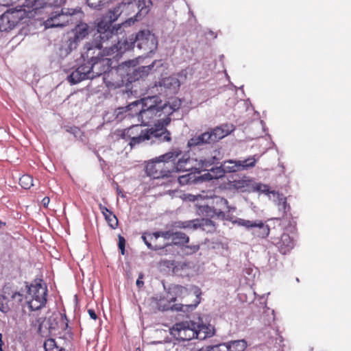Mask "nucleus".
I'll return each mask as SVG.
<instances>
[{
    "label": "nucleus",
    "mask_w": 351,
    "mask_h": 351,
    "mask_svg": "<svg viewBox=\"0 0 351 351\" xmlns=\"http://www.w3.org/2000/svg\"><path fill=\"white\" fill-rule=\"evenodd\" d=\"M45 0H24L21 6L10 9L0 18V31L8 32L25 18L32 16V12L40 8H45Z\"/></svg>",
    "instance_id": "f257e3e1"
},
{
    "label": "nucleus",
    "mask_w": 351,
    "mask_h": 351,
    "mask_svg": "<svg viewBox=\"0 0 351 351\" xmlns=\"http://www.w3.org/2000/svg\"><path fill=\"white\" fill-rule=\"evenodd\" d=\"M123 136L130 138L129 145L131 147L145 142L153 145L171 141V134L169 131L152 128H143L142 124L130 127L124 131Z\"/></svg>",
    "instance_id": "f03ea898"
},
{
    "label": "nucleus",
    "mask_w": 351,
    "mask_h": 351,
    "mask_svg": "<svg viewBox=\"0 0 351 351\" xmlns=\"http://www.w3.org/2000/svg\"><path fill=\"white\" fill-rule=\"evenodd\" d=\"M158 96L147 97L136 101L125 107L129 116H136L138 121L144 125L148 124L154 117H158L157 108Z\"/></svg>",
    "instance_id": "7ed1b4c3"
},
{
    "label": "nucleus",
    "mask_w": 351,
    "mask_h": 351,
    "mask_svg": "<svg viewBox=\"0 0 351 351\" xmlns=\"http://www.w3.org/2000/svg\"><path fill=\"white\" fill-rule=\"evenodd\" d=\"M49 14L47 19L44 21L46 28L64 27L69 24H75L81 19L80 10L69 8H55L51 11H46Z\"/></svg>",
    "instance_id": "20e7f679"
},
{
    "label": "nucleus",
    "mask_w": 351,
    "mask_h": 351,
    "mask_svg": "<svg viewBox=\"0 0 351 351\" xmlns=\"http://www.w3.org/2000/svg\"><path fill=\"white\" fill-rule=\"evenodd\" d=\"M121 29V26L119 25L117 27L115 26L110 27L102 23L97 21V34H95L94 39L92 41L95 45L103 50L106 56H112V53L110 51L112 45L117 40L118 31Z\"/></svg>",
    "instance_id": "39448f33"
},
{
    "label": "nucleus",
    "mask_w": 351,
    "mask_h": 351,
    "mask_svg": "<svg viewBox=\"0 0 351 351\" xmlns=\"http://www.w3.org/2000/svg\"><path fill=\"white\" fill-rule=\"evenodd\" d=\"M232 130V125H221L192 137L189 140L187 145L190 148H195L204 145L213 144L228 135Z\"/></svg>",
    "instance_id": "423d86ee"
},
{
    "label": "nucleus",
    "mask_w": 351,
    "mask_h": 351,
    "mask_svg": "<svg viewBox=\"0 0 351 351\" xmlns=\"http://www.w3.org/2000/svg\"><path fill=\"white\" fill-rule=\"evenodd\" d=\"M40 282H34L27 286L25 299L32 311H37L43 307L47 302V287Z\"/></svg>",
    "instance_id": "0eeeda50"
},
{
    "label": "nucleus",
    "mask_w": 351,
    "mask_h": 351,
    "mask_svg": "<svg viewBox=\"0 0 351 351\" xmlns=\"http://www.w3.org/2000/svg\"><path fill=\"white\" fill-rule=\"evenodd\" d=\"M219 160V158H217L216 154L212 156L210 158H201L199 160V167H196L193 165L194 159L191 158L187 154H184L178 158L177 163L175 164L171 169L172 174L180 171H189L193 169H196L206 168Z\"/></svg>",
    "instance_id": "6e6552de"
},
{
    "label": "nucleus",
    "mask_w": 351,
    "mask_h": 351,
    "mask_svg": "<svg viewBox=\"0 0 351 351\" xmlns=\"http://www.w3.org/2000/svg\"><path fill=\"white\" fill-rule=\"evenodd\" d=\"M132 40L135 41L136 47L142 50L144 54L154 52L158 47L157 38L147 29L139 31L136 34H132Z\"/></svg>",
    "instance_id": "1a4fd4ad"
},
{
    "label": "nucleus",
    "mask_w": 351,
    "mask_h": 351,
    "mask_svg": "<svg viewBox=\"0 0 351 351\" xmlns=\"http://www.w3.org/2000/svg\"><path fill=\"white\" fill-rule=\"evenodd\" d=\"M234 224L244 227L256 237L265 239L269 234L270 229L267 224L262 220L251 221L238 218L233 221Z\"/></svg>",
    "instance_id": "9d476101"
},
{
    "label": "nucleus",
    "mask_w": 351,
    "mask_h": 351,
    "mask_svg": "<svg viewBox=\"0 0 351 351\" xmlns=\"http://www.w3.org/2000/svg\"><path fill=\"white\" fill-rule=\"evenodd\" d=\"M170 333L180 341L191 340L195 338V322L186 321L177 323L170 329Z\"/></svg>",
    "instance_id": "9b49d317"
},
{
    "label": "nucleus",
    "mask_w": 351,
    "mask_h": 351,
    "mask_svg": "<svg viewBox=\"0 0 351 351\" xmlns=\"http://www.w3.org/2000/svg\"><path fill=\"white\" fill-rule=\"evenodd\" d=\"M145 171L147 176L154 179L173 177L171 169H169L166 166V163L160 160L158 157L150 160L146 165Z\"/></svg>",
    "instance_id": "f8f14e48"
},
{
    "label": "nucleus",
    "mask_w": 351,
    "mask_h": 351,
    "mask_svg": "<svg viewBox=\"0 0 351 351\" xmlns=\"http://www.w3.org/2000/svg\"><path fill=\"white\" fill-rule=\"evenodd\" d=\"M23 300V295L17 291H10L8 289L3 290V293L0 295V311L3 313H8L12 308H14L16 301L19 303Z\"/></svg>",
    "instance_id": "ddd939ff"
},
{
    "label": "nucleus",
    "mask_w": 351,
    "mask_h": 351,
    "mask_svg": "<svg viewBox=\"0 0 351 351\" xmlns=\"http://www.w3.org/2000/svg\"><path fill=\"white\" fill-rule=\"evenodd\" d=\"M92 78L99 77L103 74L109 72L110 69L112 68V61L110 58L101 56L99 59L90 62L87 64Z\"/></svg>",
    "instance_id": "4468645a"
},
{
    "label": "nucleus",
    "mask_w": 351,
    "mask_h": 351,
    "mask_svg": "<svg viewBox=\"0 0 351 351\" xmlns=\"http://www.w3.org/2000/svg\"><path fill=\"white\" fill-rule=\"evenodd\" d=\"M101 56H107L103 50L97 47L93 42L86 43L82 51V58L84 63L88 64Z\"/></svg>",
    "instance_id": "2eb2a0df"
},
{
    "label": "nucleus",
    "mask_w": 351,
    "mask_h": 351,
    "mask_svg": "<svg viewBox=\"0 0 351 351\" xmlns=\"http://www.w3.org/2000/svg\"><path fill=\"white\" fill-rule=\"evenodd\" d=\"M86 64L84 63L73 70L68 76L67 80L71 84H77L84 80L93 79Z\"/></svg>",
    "instance_id": "dca6fc26"
},
{
    "label": "nucleus",
    "mask_w": 351,
    "mask_h": 351,
    "mask_svg": "<svg viewBox=\"0 0 351 351\" xmlns=\"http://www.w3.org/2000/svg\"><path fill=\"white\" fill-rule=\"evenodd\" d=\"M206 197L211 204L210 206H212L215 212L217 213V217L222 219L224 218L225 213L223 210L230 211L228 200L219 196Z\"/></svg>",
    "instance_id": "f3484780"
},
{
    "label": "nucleus",
    "mask_w": 351,
    "mask_h": 351,
    "mask_svg": "<svg viewBox=\"0 0 351 351\" xmlns=\"http://www.w3.org/2000/svg\"><path fill=\"white\" fill-rule=\"evenodd\" d=\"M136 47V43L134 40H132V35L129 36V38H126L125 39H122L117 40L114 44L112 45L110 51L109 53H112V55H114V57L118 56L119 55L122 54L125 51L134 48Z\"/></svg>",
    "instance_id": "a211bd4d"
},
{
    "label": "nucleus",
    "mask_w": 351,
    "mask_h": 351,
    "mask_svg": "<svg viewBox=\"0 0 351 351\" xmlns=\"http://www.w3.org/2000/svg\"><path fill=\"white\" fill-rule=\"evenodd\" d=\"M157 64L162 65V64L160 63V60H154L149 65L139 66L137 69H134L132 71V73L129 74L130 80L136 81L140 80L141 78H143L147 76L149 74V73L153 70L154 66Z\"/></svg>",
    "instance_id": "6ab92c4d"
},
{
    "label": "nucleus",
    "mask_w": 351,
    "mask_h": 351,
    "mask_svg": "<svg viewBox=\"0 0 351 351\" xmlns=\"http://www.w3.org/2000/svg\"><path fill=\"white\" fill-rule=\"evenodd\" d=\"M121 14H123V12L121 3H119L98 19V21L112 27V23L117 21Z\"/></svg>",
    "instance_id": "aec40b11"
},
{
    "label": "nucleus",
    "mask_w": 351,
    "mask_h": 351,
    "mask_svg": "<svg viewBox=\"0 0 351 351\" xmlns=\"http://www.w3.org/2000/svg\"><path fill=\"white\" fill-rule=\"evenodd\" d=\"M195 338L199 340H204L215 335V328L210 324L195 323Z\"/></svg>",
    "instance_id": "412c9836"
},
{
    "label": "nucleus",
    "mask_w": 351,
    "mask_h": 351,
    "mask_svg": "<svg viewBox=\"0 0 351 351\" xmlns=\"http://www.w3.org/2000/svg\"><path fill=\"white\" fill-rule=\"evenodd\" d=\"M136 3V13L134 21H140L150 11L152 6V0H135Z\"/></svg>",
    "instance_id": "4be33fe9"
},
{
    "label": "nucleus",
    "mask_w": 351,
    "mask_h": 351,
    "mask_svg": "<svg viewBox=\"0 0 351 351\" xmlns=\"http://www.w3.org/2000/svg\"><path fill=\"white\" fill-rule=\"evenodd\" d=\"M158 85L160 87H164V88L170 93H174L179 89L180 82L177 77L169 76L162 78L158 82Z\"/></svg>",
    "instance_id": "5701e85b"
},
{
    "label": "nucleus",
    "mask_w": 351,
    "mask_h": 351,
    "mask_svg": "<svg viewBox=\"0 0 351 351\" xmlns=\"http://www.w3.org/2000/svg\"><path fill=\"white\" fill-rule=\"evenodd\" d=\"M211 204L209 203L207 197L205 198L202 203L197 202L196 204L197 210L196 212L199 215L207 217H217V213L215 212Z\"/></svg>",
    "instance_id": "b1692460"
},
{
    "label": "nucleus",
    "mask_w": 351,
    "mask_h": 351,
    "mask_svg": "<svg viewBox=\"0 0 351 351\" xmlns=\"http://www.w3.org/2000/svg\"><path fill=\"white\" fill-rule=\"evenodd\" d=\"M276 245L282 254H285L293 247V240L288 234L284 233L281 235L278 241L276 243Z\"/></svg>",
    "instance_id": "393cba45"
},
{
    "label": "nucleus",
    "mask_w": 351,
    "mask_h": 351,
    "mask_svg": "<svg viewBox=\"0 0 351 351\" xmlns=\"http://www.w3.org/2000/svg\"><path fill=\"white\" fill-rule=\"evenodd\" d=\"M189 295L188 289L181 285H173L169 288L167 299L169 302H175L176 298H183Z\"/></svg>",
    "instance_id": "a878e982"
},
{
    "label": "nucleus",
    "mask_w": 351,
    "mask_h": 351,
    "mask_svg": "<svg viewBox=\"0 0 351 351\" xmlns=\"http://www.w3.org/2000/svg\"><path fill=\"white\" fill-rule=\"evenodd\" d=\"M194 293L196 295L195 301L194 304H175L172 306L167 307L166 309L171 308L172 311H188L189 309L192 310L195 308L198 304L200 302L199 300V289H196Z\"/></svg>",
    "instance_id": "bb28decb"
},
{
    "label": "nucleus",
    "mask_w": 351,
    "mask_h": 351,
    "mask_svg": "<svg viewBox=\"0 0 351 351\" xmlns=\"http://www.w3.org/2000/svg\"><path fill=\"white\" fill-rule=\"evenodd\" d=\"M121 5L123 10V15L125 16H130L136 13V3L135 0H123L121 3ZM130 20H134V16L129 18Z\"/></svg>",
    "instance_id": "cd10ccee"
},
{
    "label": "nucleus",
    "mask_w": 351,
    "mask_h": 351,
    "mask_svg": "<svg viewBox=\"0 0 351 351\" xmlns=\"http://www.w3.org/2000/svg\"><path fill=\"white\" fill-rule=\"evenodd\" d=\"M271 197L273 201L278 206L279 210L282 211L283 214H286L289 210L290 206L287 204L286 197L282 194L273 190Z\"/></svg>",
    "instance_id": "c85d7f7f"
},
{
    "label": "nucleus",
    "mask_w": 351,
    "mask_h": 351,
    "mask_svg": "<svg viewBox=\"0 0 351 351\" xmlns=\"http://www.w3.org/2000/svg\"><path fill=\"white\" fill-rule=\"evenodd\" d=\"M191 223H193V227L194 228L204 226H213V222L210 219H202L201 221L193 220L184 222L179 221L176 223V227L186 228L190 227Z\"/></svg>",
    "instance_id": "c756f323"
},
{
    "label": "nucleus",
    "mask_w": 351,
    "mask_h": 351,
    "mask_svg": "<svg viewBox=\"0 0 351 351\" xmlns=\"http://www.w3.org/2000/svg\"><path fill=\"white\" fill-rule=\"evenodd\" d=\"M157 108L158 110V117L170 116L174 112L171 106L170 102L162 103L161 99L158 97Z\"/></svg>",
    "instance_id": "7c9ffc66"
},
{
    "label": "nucleus",
    "mask_w": 351,
    "mask_h": 351,
    "mask_svg": "<svg viewBox=\"0 0 351 351\" xmlns=\"http://www.w3.org/2000/svg\"><path fill=\"white\" fill-rule=\"evenodd\" d=\"M88 34V26L86 23L77 24L73 31V36L78 40H83Z\"/></svg>",
    "instance_id": "2f4dec72"
},
{
    "label": "nucleus",
    "mask_w": 351,
    "mask_h": 351,
    "mask_svg": "<svg viewBox=\"0 0 351 351\" xmlns=\"http://www.w3.org/2000/svg\"><path fill=\"white\" fill-rule=\"evenodd\" d=\"M221 165L225 173H234L241 171L239 167L240 166L239 163V160H225Z\"/></svg>",
    "instance_id": "473e14b6"
},
{
    "label": "nucleus",
    "mask_w": 351,
    "mask_h": 351,
    "mask_svg": "<svg viewBox=\"0 0 351 351\" xmlns=\"http://www.w3.org/2000/svg\"><path fill=\"white\" fill-rule=\"evenodd\" d=\"M182 154V152L178 149H174L171 151L158 156L159 159L163 162L166 163V166H168V162L170 161H174Z\"/></svg>",
    "instance_id": "72a5a7b5"
},
{
    "label": "nucleus",
    "mask_w": 351,
    "mask_h": 351,
    "mask_svg": "<svg viewBox=\"0 0 351 351\" xmlns=\"http://www.w3.org/2000/svg\"><path fill=\"white\" fill-rule=\"evenodd\" d=\"M172 243L176 245H181L189 243V237L184 232L173 231Z\"/></svg>",
    "instance_id": "f704fd0d"
},
{
    "label": "nucleus",
    "mask_w": 351,
    "mask_h": 351,
    "mask_svg": "<svg viewBox=\"0 0 351 351\" xmlns=\"http://www.w3.org/2000/svg\"><path fill=\"white\" fill-rule=\"evenodd\" d=\"M80 40H77L73 35L69 36L68 39L64 42V45H62L61 49L65 50L66 53H70L73 49H75L77 46Z\"/></svg>",
    "instance_id": "c9c22d12"
},
{
    "label": "nucleus",
    "mask_w": 351,
    "mask_h": 351,
    "mask_svg": "<svg viewBox=\"0 0 351 351\" xmlns=\"http://www.w3.org/2000/svg\"><path fill=\"white\" fill-rule=\"evenodd\" d=\"M228 342L230 348V351H244L247 346L245 339L230 341Z\"/></svg>",
    "instance_id": "e433bc0d"
},
{
    "label": "nucleus",
    "mask_w": 351,
    "mask_h": 351,
    "mask_svg": "<svg viewBox=\"0 0 351 351\" xmlns=\"http://www.w3.org/2000/svg\"><path fill=\"white\" fill-rule=\"evenodd\" d=\"M256 161L257 159L255 158V156H250L243 160H239L240 170H247L248 169L254 167L256 163Z\"/></svg>",
    "instance_id": "4c0bfd02"
},
{
    "label": "nucleus",
    "mask_w": 351,
    "mask_h": 351,
    "mask_svg": "<svg viewBox=\"0 0 351 351\" xmlns=\"http://www.w3.org/2000/svg\"><path fill=\"white\" fill-rule=\"evenodd\" d=\"M229 342L220 343L215 346H210L206 348H202L203 351H230Z\"/></svg>",
    "instance_id": "58836bf2"
},
{
    "label": "nucleus",
    "mask_w": 351,
    "mask_h": 351,
    "mask_svg": "<svg viewBox=\"0 0 351 351\" xmlns=\"http://www.w3.org/2000/svg\"><path fill=\"white\" fill-rule=\"evenodd\" d=\"M253 191L260 192L264 194H266L269 196L270 199H271V192L269 186L267 184H264L262 183H254L252 185Z\"/></svg>",
    "instance_id": "ea45409f"
},
{
    "label": "nucleus",
    "mask_w": 351,
    "mask_h": 351,
    "mask_svg": "<svg viewBox=\"0 0 351 351\" xmlns=\"http://www.w3.org/2000/svg\"><path fill=\"white\" fill-rule=\"evenodd\" d=\"M19 184L23 189H28L34 185L33 178L29 175H23L19 179Z\"/></svg>",
    "instance_id": "a19ab883"
},
{
    "label": "nucleus",
    "mask_w": 351,
    "mask_h": 351,
    "mask_svg": "<svg viewBox=\"0 0 351 351\" xmlns=\"http://www.w3.org/2000/svg\"><path fill=\"white\" fill-rule=\"evenodd\" d=\"M176 173H173V177H170L171 178V181H177L180 185H185L190 183L191 180V174L188 173L184 176H177L175 175Z\"/></svg>",
    "instance_id": "79ce46f5"
},
{
    "label": "nucleus",
    "mask_w": 351,
    "mask_h": 351,
    "mask_svg": "<svg viewBox=\"0 0 351 351\" xmlns=\"http://www.w3.org/2000/svg\"><path fill=\"white\" fill-rule=\"evenodd\" d=\"M45 351H60V348L57 346L53 339H48L44 343Z\"/></svg>",
    "instance_id": "37998d69"
},
{
    "label": "nucleus",
    "mask_w": 351,
    "mask_h": 351,
    "mask_svg": "<svg viewBox=\"0 0 351 351\" xmlns=\"http://www.w3.org/2000/svg\"><path fill=\"white\" fill-rule=\"evenodd\" d=\"M105 219L109 224V226L112 228L115 229L118 226V219L115 215L112 213V211L108 212V214L104 215Z\"/></svg>",
    "instance_id": "c03bdc74"
},
{
    "label": "nucleus",
    "mask_w": 351,
    "mask_h": 351,
    "mask_svg": "<svg viewBox=\"0 0 351 351\" xmlns=\"http://www.w3.org/2000/svg\"><path fill=\"white\" fill-rule=\"evenodd\" d=\"M165 117L163 119H161L158 121L156 123H155L154 127H152V128H156V129H162L166 131H169L166 126H167L170 122H171V118L169 116H165Z\"/></svg>",
    "instance_id": "a18cd8bd"
},
{
    "label": "nucleus",
    "mask_w": 351,
    "mask_h": 351,
    "mask_svg": "<svg viewBox=\"0 0 351 351\" xmlns=\"http://www.w3.org/2000/svg\"><path fill=\"white\" fill-rule=\"evenodd\" d=\"M210 171L212 173L213 180L221 178L223 177L225 175L222 165H221L220 167H213L210 169Z\"/></svg>",
    "instance_id": "49530a36"
},
{
    "label": "nucleus",
    "mask_w": 351,
    "mask_h": 351,
    "mask_svg": "<svg viewBox=\"0 0 351 351\" xmlns=\"http://www.w3.org/2000/svg\"><path fill=\"white\" fill-rule=\"evenodd\" d=\"M199 249V245H184L182 248L183 253L186 255H191L197 252Z\"/></svg>",
    "instance_id": "de8ad7c7"
},
{
    "label": "nucleus",
    "mask_w": 351,
    "mask_h": 351,
    "mask_svg": "<svg viewBox=\"0 0 351 351\" xmlns=\"http://www.w3.org/2000/svg\"><path fill=\"white\" fill-rule=\"evenodd\" d=\"M86 3L90 8L99 10L104 5V0H86Z\"/></svg>",
    "instance_id": "09e8293b"
},
{
    "label": "nucleus",
    "mask_w": 351,
    "mask_h": 351,
    "mask_svg": "<svg viewBox=\"0 0 351 351\" xmlns=\"http://www.w3.org/2000/svg\"><path fill=\"white\" fill-rule=\"evenodd\" d=\"M119 249L121 250V254H124V252H125V239L121 236V235H119Z\"/></svg>",
    "instance_id": "8fccbe9b"
},
{
    "label": "nucleus",
    "mask_w": 351,
    "mask_h": 351,
    "mask_svg": "<svg viewBox=\"0 0 351 351\" xmlns=\"http://www.w3.org/2000/svg\"><path fill=\"white\" fill-rule=\"evenodd\" d=\"M142 239L143 240L144 243H145V245L147 246V247L150 250H157L158 249H160L159 247L155 246V247H153L152 245L151 244V243L147 240V236L145 235V234L142 235Z\"/></svg>",
    "instance_id": "3c124183"
},
{
    "label": "nucleus",
    "mask_w": 351,
    "mask_h": 351,
    "mask_svg": "<svg viewBox=\"0 0 351 351\" xmlns=\"http://www.w3.org/2000/svg\"><path fill=\"white\" fill-rule=\"evenodd\" d=\"M171 104L173 110L176 111L178 110L181 106V101L178 99H174Z\"/></svg>",
    "instance_id": "603ef678"
},
{
    "label": "nucleus",
    "mask_w": 351,
    "mask_h": 351,
    "mask_svg": "<svg viewBox=\"0 0 351 351\" xmlns=\"http://www.w3.org/2000/svg\"><path fill=\"white\" fill-rule=\"evenodd\" d=\"M173 234V230H167V231H162L161 234V237L164 238L165 239H171Z\"/></svg>",
    "instance_id": "864d4df0"
},
{
    "label": "nucleus",
    "mask_w": 351,
    "mask_h": 351,
    "mask_svg": "<svg viewBox=\"0 0 351 351\" xmlns=\"http://www.w3.org/2000/svg\"><path fill=\"white\" fill-rule=\"evenodd\" d=\"M67 131L73 134L75 136H77L81 134V130L77 127L70 128Z\"/></svg>",
    "instance_id": "5fc2aeb1"
},
{
    "label": "nucleus",
    "mask_w": 351,
    "mask_h": 351,
    "mask_svg": "<svg viewBox=\"0 0 351 351\" xmlns=\"http://www.w3.org/2000/svg\"><path fill=\"white\" fill-rule=\"evenodd\" d=\"M200 178H201L202 180H213V178H212V173H211L210 170H208L206 173L203 174Z\"/></svg>",
    "instance_id": "6e6d98bb"
},
{
    "label": "nucleus",
    "mask_w": 351,
    "mask_h": 351,
    "mask_svg": "<svg viewBox=\"0 0 351 351\" xmlns=\"http://www.w3.org/2000/svg\"><path fill=\"white\" fill-rule=\"evenodd\" d=\"M99 210H101V213L104 215V216L108 213V212H110L106 206H103L101 204H99Z\"/></svg>",
    "instance_id": "4d7b16f0"
},
{
    "label": "nucleus",
    "mask_w": 351,
    "mask_h": 351,
    "mask_svg": "<svg viewBox=\"0 0 351 351\" xmlns=\"http://www.w3.org/2000/svg\"><path fill=\"white\" fill-rule=\"evenodd\" d=\"M88 313L93 319L95 320L97 318V315L93 309H88Z\"/></svg>",
    "instance_id": "13d9d810"
},
{
    "label": "nucleus",
    "mask_w": 351,
    "mask_h": 351,
    "mask_svg": "<svg viewBox=\"0 0 351 351\" xmlns=\"http://www.w3.org/2000/svg\"><path fill=\"white\" fill-rule=\"evenodd\" d=\"M162 232V231L156 232H154L152 234H148V237L150 239H152V237H154L155 239H157L158 238L161 237Z\"/></svg>",
    "instance_id": "bf43d9fd"
},
{
    "label": "nucleus",
    "mask_w": 351,
    "mask_h": 351,
    "mask_svg": "<svg viewBox=\"0 0 351 351\" xmlns=\"http://www.w3.org/2000/svg\"><path fill=\"white\" fill-rule=\"evenodd\" d=\"M136 285L138 287H141L143 285V282L140 277L136 280Z\"/></svg>",
    "instance_id": "052dcab7"
},
{
    "label": "nucleus",
    "mask_w": 351,
    "mask_h": 351,
    "mask_svg": "<svg viewBox=\"0 0 351 351\" xmlns=\"http://www.w3.org/2000/svg\"><path fill=\"white\" fill-rule=\"evenodd\" d=\"M43 204L46 206L47 205H48L49 202V197H44L43 201Z\"/></svg>",
    "instance_id": "680f3d73"
},
{
    "label": "nucleus",
    "mask_w": 351,
    "mask_h": 351,
    "mask_svg": "<svg viewBox=\"0 0 351 351\" xmlns=\"http://www.w3.org/2000/svg\"><path fill=\"white\" fill-rule=\"evenodd\" d=\"M3 345V342L2 341V334L0 333V351H3L2 346Z\"/></svg>",
    "instance_id": "e2e57ef3"
},
{
    "label": "nucleus",
    "mask_w": 351,
    "mask_h": 351,
    "mask_svg": "<svg viewBox=\"0 0 351 351\" xmlns=\"http://www.w3.org/2000/svg\"><path fill=\"white\" fill-rule=\"evenodd\" d=\"M45 2H46V7H45V9H51V7L50 5H48V3H47V0H45Z\"/></svg>",
    "instance_id": "0e129e2a"
},
{
    "label": "nucleus",
    "mask_w": 351,
    "mask_h": 351,
    "mask_svg": "<svg viewBox=\"0 0 351 351\" xmlns=\"http://www.w3.org/2000/svg\"><path fill=\"white\" fill-rule=\"evenodd\" d=\"M134 62V60H130V61H128V62H126L125 63H126V64H127V65H128H128H130V64H131L132 63H133Z\"/></svg>",
    "instance_id": "69168bd1"
},
{
    "label": "nucleus",
    "mask_w": 351,
    "mask_h": 351,
    "mask_svg": "<svg viewBox=\"0 0 351 351\" xmlns=\"http://www.w3.org/2000/svg\"><path fill=\"white\" fill-rule=\"evenodd\" d=\"M123 110V108H119V113H121V112H122V111H121V110Z\"/></svg>",
    "instance_id": "338daca9"
},
{
    "label": "nucleus",
    "mask_w": 351,
    "mask_h": 351,
    "mask_svg": "<svg viewBox=\"0 0 351 351\" xmlns=\"http://www.w3.org/2000/svg\"><path fill=\"white\" fill-rule=\"evenodd\" d=\"M60 351H66L64 348H60Z\"/></svg>",
    "instance_id": "774afa93"
}]
</instances>
